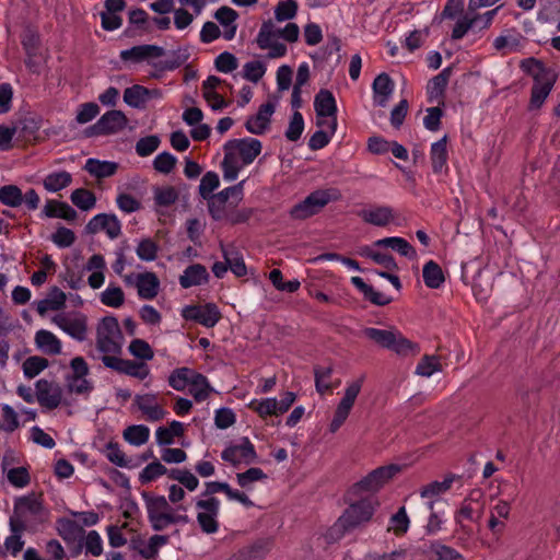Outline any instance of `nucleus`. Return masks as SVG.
Returning a JSON list of instances; mask_svg holds the SVG:
<instances>
[{
    "label": "nucleus",
    "mask_w": 560,
    "mask_h": 560,
    "mask_svg": "<svg viewBox=\"0 0 560 560\" xmlns=\"http://www.w3.org/2000/svg\"><path fill=\"white\" fill-rule=\"evenodd\" d=\"M375 246L389 247L393 250L397 252L404 257L409 259L417 258L416 249L402 237L399 236H390L377 240L374 243Z\"/></svg>",
    "instance_id": "e433bc0d"
},
{
    "label": "nucleus",
    "mask_w": 560,
    "mask_h": 560,
    "mask_svg": "<svg viewBox=\"0 0 560 560\" xmlns=\"http://www.w3.org/2000/svg\"><path fill=\"white\" fill-rule=\"evenodd\" d=\"M221 457L224 462L236 466L255 462L257 454L254 444L247 438H244L241 443L224 448Z\"/></svg>",
    "instance_id": "6ab92c4d"
},
{
    "label": "nucleus",
    "mask_w": 560,
    "mask_h": 560,
    "mask_svg": "<svg viewBox=\"0 0 560 560\" xmlns=\"http://www.w3.org/2000/svg\"><path fill=\"white\" fill-rule=\"evenodd\" d=\"M48 366V360L33 355L23 362V373L26 378H34Z\"/></svg>",
    "instance_id": "680f3d73"
},
{
    "label": "nucleus",
    "mask_w": 560,
    "mask_h": 560,
    "mask_svg": "<svg viewBox=\"0 0 560 560\" xmlns=\"http://www.w3.org/2000/svg\"><path fill=\"white\" fill-rule=\"evenodd\" d=\"M424 555L427 560H465L459 551L439 541L432 542Z\"/></svg>",
    "instance_id": "f704fd0d"
},
{
    "label": "nucleus",
    "mask_w": 560,
    "mask_h": 560,
    "mask_svg": "<svg viewBox=\"0 0 560 560\" xmlns=\"http://www.w3.org/2000/svg\"><path fill=\"white\" fill-rule=\"evenodd\" d=\"M101 303L113 308H119L125 303V293L118 285L109 284L100 295Z\"/></svg>",
    "instance_id": "8fccbe9b"
},
{
    "label": "nucleus",
    "mask_w": 560,
    "mask_h": 560,
    "mask_svg": "<svg viewBox=\"0 0 560 560\" xmlns=\"http://www.w3.org/2000/svg\"><path fill=\"white\" fill-rule=\"evenodd\" d=\"M182 316L186 320L197 322L207 328L214 327L222 317L219 307L214 303L185 306Z\"/></svg>",
    "instance_id": "2eb2a0df"
},
{
    "label": "nucleus",
    "mask_w": 560,
    "mask_h": 560,
    "mask_svg": "<svg viewBox=\"0 0 560 560\" xmlns=\"http://www.w3.org/2000/svg\"><path fill=\"white\" fill-rule=\"evenodd\" d=\"M141 497L144 502L149 523L154 530L161 532L173 524L188 523L189 520L186 514L177 513L178 511L185 513L187 511L186 506L178 505L176 509H173L164 495H158L147 491H143Z\"/></svg>",
    "instance_id": "f03ea898"
},
{
    "label": "nucleus",
    "mask_w": 560,
    "mask_h": 560,
    "mask_svg": "<svg viewBox=\"0 0 560 560\" xmlns=\"http://www.w3.org/2000/svg\"><path fill=\"white\" fill-rule=\"evenodd\" d=\"M208 201V210L211 218L215 221L226 220L229 217L226 210V201L214 195L206 199Z\"/></svg>",
    "instance_id": "774afa93"
},
{
    "label": "nucleus",
    "mask_w": 560,
    "mask_h": 560,
    "mask_svg": "<svg viewBox=\"0 0 560 560\" xmlns=\"http://www.w3.org/2000/svg\"><path fill=\"white\" fill-rule=\"evenodd\" d=\"M159 245L152 238H142L136 247V254L142 261L150 262L156 259Z\"/></svg>",
    "instance_id": "6e6d98bb"
},
{
    "label": "nucleus",
    "mask_w": 560,
    "mask_h": 560,
    "mask_svg": "<svg viewBox=\"0 0 560 560\" xmlns=\"http://www.w3.org/2000/svg\"><path fill=\"white\" fill-rule=\"evenodd\" d=\"M122 339L116 317L107 316L101 319L96 327V348L103 355H120Z\"/></svg>",
    "instance_id": "0eeeda50"
},
{
    "label": "nucleus",
    "mask_w": 560,
    "mask_h": 560,
    "mask_svg": "<svg viewBox=\"0 0 560 560\" xmlns=\"http://www.w3.org/2000/svg\"><path fill=\"white\" fill-rule=\"evenodd\" d=\"M276 110V105L272 102L264 103L259 106L257 113L245 122V128L249 133L264 135L270 128L271 117Z\"/></svg>",
    "instance_id": "5701e85b"
},
{
    "label": "nucleus",
    "mask_w": 560,
    "mask_h": 560,
    "mask_svg": "<svg viewBox=\"0 0 560 560\" xmlns=\"http://www.w3.org/2000/svg\"><path fill=\"white\" fill-rule=\"evenodd\" d=\"M442 365L439 357L436 355H424L416 368V374L424 377H430L434 373L440 372Z\"/></svg>",
    "instance_id": "bf43d9fd"
},
{
    "label": "nucleus",
    "mask_w": 560,
    "mask_h": 560,
    "mask_svg": "<svg viewBox=\"0 0 560 560\" xmlns=\"http://www.w3.org/2000/svg\"><path fill=\"white\" fill-rule=\"evenodd\" d=\"M70 199L72 203L83 211L93 209L96 205L95 195L85 188H78L71 192Z\"/></svg>",
    "instance_id": "864d4df0"
},
{
    "label": "nucleus",
    "mask_w": 560,
    "mask_h": 560,
    "mask_svg": "<svg viewBox=\"0 0 560 560\" xmlns=\"http://www.w3.org/2000/svg\"><path fill=\"white\" fill-rule=\"evenodd\" d=\"M246 179H243L238 182L237 184L226 187L215 194L224 201L230 202L231 205H238L243 198H244V186H245Z\"/></svg>",
    "instance_id": "e2e57ef3"
},
{
    "label": "nucleus",
    "mask_w": 560,
    "mask_h": 560,
    "mask_svg": "<svg viewBox=\"0 0 560 560\" xmlns=\"http://www.w3.org/2000/svg\"><path fill=\"white\" fill-rule=\"evenodd\" d=\"M85 229L90 234L105 232L110 240H115L121 234V223L115 214H96L88 222Z\"/></svg>",
    "instance_id": "4be33fe9"
},
{
    "label": "nucleus",
    "mask_w": 560,
    "mask_h": 560,
    "mask_svg": "<svg viewBox=\"0 0 560 560\" xmlns=\"http://www.w3.org/2000/svg\"><path fill=\"white\" fill-rule=\"evenodd\" d=\"M168 542V536L153 535L148 541L140 536H135L130 540V548L137 551L144 559H154L159 549Z\"/></svg>",
    "instance_id": "b1692460"
},
{
    "label": "nucleus",
    "mask_w": 560,
    "mask_h": 560,
    "mask_svg": "<svg viewBox=\"0 0 560 560\" xmlns=\"http://www.w3.org/2000/svg\"><path fill=\"white\" fill-rule=\"evenodd\" d=\"M298 9L295 0L279 1L275 8V19L278 22L290 21L296 16Z\"/></svg>",
    "instance_id": "052dcab7"
},
{
    "label": "nucleus",
    "mask_w": 560,
    "mask_h": 560,
    "mask_svg": "<svg viewBox=\"0 0 560 560\" xmlns=\"http://www.w3.org/2000/svg\"><path fill=\"white\" fill-rule=\"evenodd\" d=\"M122 435L129 444L140 446L148 442L150 429L143 424H133L127 427Z\"/></svg>",
    "instance_id": "09e8293b"
},
{
    "label": "nucleus",
    "mask_w": 560,
    "mask_h": 560,
    "mask_svg": "<svg viewBox=\"0 0 560 560\" xmlns=\"http://www.w3.org/2000/svg\"><path fill=\"white\" fill-rule=\"evenodd\" d=\"M455 479L454 475H447L442 481H432L421 488L420 495L429 500L427 506L430 511L434 509L435 500L452 488Z\"/></svg>",
    "instance_id": "cd10ccee"
},
{
    "label": "nucleus",
    "mask_w": 560,
    "mask_h": 560,
    "mask_svg": "<svg viewBox=\"0 0 560 560\" xmlns=\"http://www.w3.org/2000/svg\"><path fill=\"white\" fill-rule=\"evenodd\" d=\"M409 517L407 515V511L405 506L399 508V510L392 515L389 518L388 530H392L396 536H402L407 533L409 528Z\"/></svg>",
    "instance_id": "4d7b16f0"
},
{
    "label": "nucleus",
    "mask_w": 560,
    "mask_h": 560,
    "mask_svg": "<svg viewBox=\"0 0 560 560\" xmlns=\"http://www.w3.org/2000/svg\"><path fill=\"white\" fill-rule=\"evenodd\" d=\"M129 353L141 362L151 361L154 358L152 347L143 339L136 338L128 346Z\"/></svg>",
    "instance_id": "603ef678"
},
{
    "label": "nucleus",
    "mask_w": 560,
    "mask_h": 560,
    "mask_svg": "<svg viewBox=\"0 0 560 560\" xmlns=\"http://www.w3.org/2000/svg\"><path fill=\"white\" fill-rule=\"evenodd\" d=\"M213 16L223 28L222 37L225 40H232L237 31L236 20L238 19V13L234 9L223 5L214 12Z\"/></svg>",
    "instance_id": "c756f323"
},
{
    "label": "nucleus",
    "mask_w": 560,
    "mask_h": 560,
    "mask_svg": "<svg viewBox=\"0 0 560 560\" xmlns=\"http://www.w3.org/2000/svg\"><path fill=\"white\" fill-rule=\"evenodd\" d=\"M451 77V69H443L438 75L430 80L428 83L427 92L430 101L439 98L443 95Z\"/></svg>",
    "instance_id": "a18cd8bd"
},
{
    "label": "nucleus",
    "mask_w": 560,
    "mask_h": 560,
    "mask_svg": "<svg viewBox=\"0 0 560 560\" xmlns=\"http://www.w3.org/2000/svg\"><path fill=\"white\" fill-rule=\"evenodd\" d=\"M262 143L252 137L232 139L223 145L224 158L221 162L223 179L233 182L240 172L250 165L261 153Z\"/></svg>",
    "instance_id": "f257e3e1"
},
{
    "label": "nucleus",
    "mask_w": 560,
    "mask_h": 560,
    "mask_svg": "<svg viewBox=\"0 0 560 560\" xmlns=\"http://www.w3.org/2000/svg\"><path fill=\"white\" fill-rule=\"evenodd\" d=\"M224 260L229 265V269L236 277H244L247 273L246 265L243 256L232 247H222Z\"/></svg>",
    "instance_id": "c03bdc74"
},
{
    "label": "nucleus",
    "mask_w": 560,
    "mask_h": 560,
    "mask_svg": "<svg viewBox=\"0 0 560 560\" xmlns=\"http://www.w3.org/2000/svg\"><path fill=\"white\" fill-rule=\"evenodd\" d=\"M303 130H304V118L299 110H294L291 116L289 126L285 130V138L289 141L295 142L301 138Z\"/></svg>",
    "instance_id": "338daca9"
},
{
    "label": "nucleus",
    "mask_w": 560,
    "mask_h": 560,
    "mask_svg": "<svg viewBox=\"0 0 560 560\" xmlns=\"http://www.w3.org/2000/svg\"><path fill=\"white\" fill-rule=\"evenodd\" d=\"M178 199V192L173 186L154 188V201L158 206L168 207Z\"/></svg>",
    "instance_id": "69168bd1"
},
{
    "label": "nucleus",
    "mask_w": 560,
    "mask_h": 560,
    "mask_svg": "<svg viewBox=\"0 0 560 560\" xmlns=\"http://www.w3.org/2000/svg\"><path fill=\"white\" fill-rule=\"evenodd\" d=\"M400 471L398 465L392 464L381 466L354 485L358 491L375 492L387 483L396 474Z\"/></svg>",
    "instance_id": "dca6fc26"
},
{
    "label": "nucleus",
    "mask_w": 560,
    "mask_h": 560,
    "mask_svg": "<svg viewBox=\"0 0 560 560\" xmlns=\"http://www.w3.org/2000/svg\"><path fill=\"white\" fill-rule=\"evenodd\" d=\"M72 183V175L67 171L49 173L43 179L44 188L49 192H58Z\"/></svg>",
    "instance_id": "58836bf2"
},
{
    "label": "nucleus",
    "mask_w": 560,
    "mask_h": 560,
    "mask_svg": "<svg viewBox=\"0 0 560 560\" xmlns=\"http://www.w3.org/2000/svg\"><path fill=\"white\" fill-rule=\"evenodd\" d=\"M341 192L337 188L317 189L294 205L289 215L293 220H306L318 214L328 203L338 201Z\"/></svg>",
    "instance_id": "423d86ee"
},
{
    "label": "nucleus",
    "mask_w": 560,
    "mask_h": 560,
    "mask_svg": "<svg viewBox=\"0 0 560 560\" xmlns=\"http://www.w3.org/2000/svg\"><path fill=\"white\" fill-rule=\"evenodd\" d=\"M197 371L190 368H177L168 375L167 383L173 389L183 392L190 385Z\"/></svg>",
    "instance_id": "a19ab883"
},
{
    "label": "nucleus",
    "mask_w": 560,
    "mask_h": 560,
    "mask_svg": "<svg viewBox=\"0 0 560 560\" xmlns=\"http://www.w3.org/2000/svg\"><path fill=\"white\" fill-rule=\"evenodd\" d=\"M160 96V90H150L140 84H133L132 86H129L124 91V102L128 106L138 109L145 108L147 103L151 98H156Z\"/></svg>",
    "instance_id": "393cba45"
},
{
    "label": "nucleus",
    "mask_w": 560,
    "mask_h": 560,
    "mask_svg": "<svg viewBox=\"0 0 560 560\" xmlns=\"http://www.w3.org/2000/svg\"><path fill=\"white\" fill-rule=\"evenodd\" d=\"M220 186V178L215 172H207L199 184V195L203 198H210L214 196L213 191Z\"/></svg>",
    "instance_id": "0e129e2a"
},
{
    "label": "nucleus",
    "mask_w": 560,
    "mask_h": 560,
    "mask_svg": "<svg viewBox=\"0 0 560 560\" xmlns=\"http://www.w3.org/2000/svg\"><path fill=\"white\" fill-rule=\"evenodd\" d=\"M256 43L260 49L268 50L267 57L270 59L284 57L288 52L285 44L278 40L276 24L272 20H267L261 23Z\"/></svg>",
    "instance_id": "ddd939ff"
},
{
    "label": "nucleus",
    "mask_w": 560,
    "mask_h": 560,
    "mask_svg": "<svg viewBox=\"0 0 560 560\" xmlns=\"http://www.w3.org/2000/svg\"><path fill=\"white\" fill-rule=\"evenodd\" d=\"M374 514L372 500L362 499L350 504L337 520L335 527L342 533L349 532L363 523L369 522Z\"/></svg>",
    "instance_id": "6e6552de"
},
{
    "label": "nucleus",
    "mask_w": 560,
    "mask_h": 560,
    "mask_svg": "<svg viewBox=\"0 0 560 560\" xmlns=\"http://www.w3.org/2000/svg\"><path fill=\"white\" fill-rule=\"evenodd\" d=\"M447 136H444L439 141L433 142L430 149V161L434 174H440L447 170Z\"/></svg>",
    "instance_id": "7c9ffc66"
},
{
    "label": "nucleus",
    "mask_w": 560,
    "mask_h": 560,
    "mask_svg": "<svg viewBox=\"0 0 560 560\" xmlns=\"http://www.w3.org/2000/svg\"><path fill=\"white\" fill-rule=\"evenodd\" d=\"M184 424L177 420L170 422L167 427H159L155 431V440L159 445H170L176 438L184 434Z\"/></svg>",
    "instance_id": "4c0bfd02"
},
{
    "label": "nucleus",
    "mask_w": 560,
    "mask_h": 560,
    "mask_svg": "<svg viewBox=\"0 0 560 560\" xmlns=\"http://www.w3.org/2000/svg\"><path fill=\"white\" fill-rule=\"evenodd\" d=\"M49 516L50 512L42 500L34 495H27L15 501L10 522L23 525L24 529L28 532H36L39 525L48 522Z\"/></svg>",
    "instance_id": "7ed1b4c3"
},
{
    "label": "nucleus",
    "mask_w": 560,
    "mask_h": 560,
    "mask_svg": "<svg viewBox=\"0 0 560 560\" xmlns=\"http://www.w3.org/2000/svg\"><path fill=\"white\" fill-rule=\"evenodd\" d=\"M84 168L90 175L96 178H106L113 176L117 172L118 165L110 161L89 159L85 162Z\"/></svg>",
    "instance_id": "ea45409f"
},
{
    "label": "nucleus",
    "mask_w": 560,
    "mask_h": 560,
    "mask_svg": "<svg viewBox=\"0 0 560 560\" xmlns=\"http://www.w3.org/2000/svg\"><path fill=\"white\" fill-rule=\"evenodd\" d=\"M196 508L198 509L197 522L206 534H214L219 529V511L220 501L214 497L206 500H197Z\"/></svg>",
    "instance_id": "4468645a"
},
{
    "label": "nucleus",
    "mask_w": 560,
    "mask_h": 560,
    "mask_svg": "<svg viewBox=\"0 0 560 560\" xmlns=\"http://www.w3.org/2000/svg\"><path fill=\"white\" fill-rule=\"evenodd\" d=\"M52 323L78 341L86 339L88 326L84 315L58 314L52 318Z\"/></svg>",
    "instance_id": "a211bd4d"
},
{
    "label": "nucleus",
    "mask_w": 560,
    "mask_h": 560,
    "mask_svg": "<svg viewBox=\"0 0 560 560\" xmlns=\"http://www.w3.org/2000/svg\"><path fill=\"white\" fill-rule=\"evenodd\" d=\"M268 477L265 471L259 467L248 468L244 472L236 474V481L238 486L247 491L254 489V483L257 481L266 480Z\"/></svg>",
    "instance_id": "49530a36"
},
{
    "label": "nucleus",
    "mask_w": 560,
    "mask_h": 560,
    "mask_svg": "<svg viewBox=\"0 0 560 560\" xmlns=\"http://www.w3.org/2000/svg\"><path fill=\"white\" fill-rule=\"evenodd\" d=\"M165 55L163 47L151 44H143L133 46L129 49L121 50L119 58L122 61H130L133 63L148 62L152 63L153 59L161 58Z\"/></svg>",
    "instance_id": "412c9836"
},
{
    "label": "nucleus",
    "mask_w": 560,
    "mask_h": 560,
    "mask_svg": "<svg viewBox=\"0 0 560 560\" xmlns=\"http://www.w3.org/2000/svg\"><path fill=\"white\" fill-rule=\"evenodd\" d=\"M35 345L45 354L57 355L61 353L60 339L49 330L40 329L35 334Z\"/></svg>",
    "instance_id": "2f4dec72"
},
{
    "label": "nucleus",
    "mask_w": 560,
    "mask_h": 560,
    "mask_svg": "<svg viewBox=\"0 0 560 560\" xmlns=\"http://www.w3.org/2000/svg\"><path fill=\"white\" fill-rule=\"evenodd\" d=\"M314 108L317 117L336 116L337 104L332 93L328 90H320L315 95Z\"/></svg>",
    "instance_id": "c9c22d12"
},
{
    "label": "nucleus",
    "mask_w": 560,
    "mask_h": 560,
    "mask_svg": "<svg viewBox=\"0 0 560 560\" xmlns=\"http://www.w3.org/2000/svg\"><path fill=\"white\" fill-rule=\"evenodd\" d=\"M43 215L46 218H59L67 221H74L77 219V211L67 202L49 199L44 206Z\"/></svg>",
    "instance_id": "72a5a7b5"
},
{
    "label": "nucleus",
    "mask_w": 560,
    "mask_h": 560,
    "mask_svg": "<svg viewBox=\"0 0 560 560\" xmlns=\"http://www.w3.org/2000/svg\"><path fill=\"white\" fill-rule=\"evenodd\" d=\"M362 334L380 347L392 350L398 355L417 354L420 351L417 343L404 337L396 328L380 329L366 327L362 330Z\"/></svg>",
    "instance_id": "39448f33"
},
{
    "label": "nucleus",
    "mask_w": 560,
    "mask_h": 560,
    "mask_svg": "<svg viewBox=\"0 0 560 560\" xmlns=\"http://www.w3.org/2000/svg\"><path fill=\"white\" fill-rule=\"evenodd\" d=\"M209 273L207 268L200 264H194L188 266L183 275L179 277V284L184 289L200 285L208 282Z\"/></svg>",
    "instance_id": "473e14b6"
},
{
    "label": "nucleus",
    "mask_w": 560,
    "mask_h": 560,
    "mask_svg": "<svg viewBox=\"0 0 560 560\" xmlns=\"http://www.w3.org/2000/svg\"><path fill=\"white\" fill-rule=\"evenodd\" d=\"M128 126V118L124 112L112 109L103 114L100 119L86 129L89 137L117 135Z\"/></svg>",
    "instance_id": "9b49d317"
},
{
    "label": "nucleus",
    "mask_w": 560,
    "mask_h": 560,
    "mask_svg": "<svg viewBox=\"0 0 560 560\" xmlns=\"http://www.w3.org/2000/svg\"><path fill=\"white\" fill-rule=\"evenodd\" d=\"M422 276L425 285L431 289L440 288L445 280L441 267L433 260L423 266Z\"/></svg>",
    "instance_id": "37998d69"
},
{
    "label": "nucleus",
    "mask_w": 560,
    "mask_h": 560,
    "mask_svg": "<svg viewBox=\"0 0 560 560\" xmlns=\"http://www.w3.org/2000/svg\"><path fill=\"white\" fill-rule=\"evenodd\" d=\"M358 215L368 224L386 226L395 219L394 209L389 206H373L362 209Z\"/></svg>",
    "instance_id": "a878e982"
},
{
    "label": "nucleus",
    "mask_w": 560,
    "mask_h": 560,
    "mask_svg": "<svg viewBox=\"0 0 560 560\" xmlns=\"http://www.w3.org/2000/svg\"><path fill=\"white\" fill-rule=\"evenodd\" d=\"M522 68L534 79L528 108L539 109L553 89L556 74L534 58L523 61Z\"/></svg>",
    "instance_id": "20e7f679"
},
{
    "label": "nucleus",
    "mask_w": 560,
    "mask_h": 560,
    "mask_svg": "<svg viewBox=\"0 0 560 560\" xmlns=\"http://www.w3.org/2000/svg\"><path fill=\"white\" fill-rule=\"evenodd\" d=\"M296 400V395L293 392L283 393L280 400L275 397L252 399L247 407L252 411L256 412L259 418L266 420L268 417H279L292 407Z\"/></svg>",
    "instance_id": "1a4fd4ad"
},
{
    "label": "nucleus",
    "mask_w": 560,
    "mask_h": 560,
    "mask_svg": "<svg viewBox=\"0 0 560 560\" xmlns=\"http://www.w3.org/2000/svg\"><path fill=\"white\" fill-rule=\"evenodd\" d=\"M133 405L141 411L143 418L150 422L160 421L167 415V411L159 401L158 394L154 393L137 394L133 398Z\"/></svg>",
    "instance_id": "f3484780"
},
{
    "label": "nucleus",
    "mask_w": 560,
    "mask_h": 560,
    "mask_svg": "<svg viewBox=\"0 0 560 560\" xmlns=\"http://www.w3.org/2000/svg\"><path fill=\"white\" fill-rule=\"evenodd\" d=\"M0 202L4 206L16 208L23 203V192L16 185L0 187Z\"/></svg>",
    "instance_id": "5fc2aeb1"
},
{
    "label": "nucleus",
    "mask_w": 560,
    "mask_h": 560,
    "mask_svg": "<svg viewBox=\"0 0 560 560\" xmlns=\"http://www.w3.org/2000/svg\"><path fill=\"white\" fill-rule=\"evenodd\" d=\"M394 81L387 73L378 74L372 84L374 105L385 107L394 92Z\"/></svg>",
    "instance_id": "bb28decb"
},
{
    "label": "nucleus",
    "mask_w": 560,
    "mask_h": 560,
    "mask_svg": "<svg viewBox=\"0 0 560 560\" xmlns=\"http://www.w3.org/2000/svg\"><path fill=\"white\" fill-rule=\"evenodd\" d=\"M189 386V394L194 397L196 402L207 400L213 390L208 378L199 372L195 374Z\"/></svg>",
    "instance_id": "79ce46f5"
},
{
    "label": "nucleus",
    "mask_w": 560,
    "mask_h": 560,
    "mask_svg": "<svg viewBox=\"0 0 560 560\" xmlns=\"http://www.w3.org/2000/svg\"><path fill=\"white\" fill-rule=\"evenodd\" d=\"M35 387L36 399L42 407L48 410L59 407L62 401V388L60 385L42 378L36 382Z\"/></svg>",
    "instance_id": "aec40b11"
},
{
    "label": "nucleus",
    "mask_w": 560,
    "mask_h": 560,
    "mask_svg": "<svg viewBox=\"0 0 560 560\" xmlns=\"http://www.w3.org/2000/svg\"><path fill=\"white\" fill-rule=\"evenodd\" d=\"M161 282L159 277L152 271L139 272L137 283V294L141 300H154L160 292Z\"/></svg>",
    "instance_id": "c85d7f7f"
},
{
    "label": "nucleus",
    "mask_w": 560,
    "mask_h": 560,
    "mask_svg": "<svg viewBox=\"0 0 560 560\" xmlns=\"http://www.w3.org/2000/svg\"><path fill=\"white\" fill-rule=\"evenodd\" d=\"M58 535L67 542L74 540L79 533L83 532L82 527L70 518H59L56 523Z\"/></svg>",
    "instance_id": "3c124183"
},
{
    "label": "nucleus",
    "mask_w": 560,
    "mask_h": 560,
    "mask_svg": "<svg viewBox=\"0 0 560 560\" xmlns=\"http://www.w3.org/2000/svg\"><path fill=\"white\" fill-rule=\"evenodd\" d=\"M102 362L106 368L139 381L150 375V366L145 362L122 359L119 355H103Z\"/></svg>",
    "instance_id": "f8f14e48"
},
{
    "label": "nucleus",
    "mask_w": 560,
    "mask_h": 560,
    "mask_svg": "<svg viewBox=\"0 0 560 560\" xmlns=\"http://www.w3.org/2000/svg\"><path fill=\"white\" fill-rule=\"evenodd\" d=\"M364 382V376H361L354 381L347 383L345 388V394L334 413V418L329 424V431L331 433H336L342 424L346 422L349 417L357 397L359 396L362 385Z\"/></svg>",
    "instance_id": "9d476101"
},
{
    "label": "nucleus",
    "mask_w": 560,
    "mask_h": 560,
    "mask_svg": "<svg viewBox=\"0 0 560 560\" xmlns=\"http://www.w3.org/2000/svg\"><path fill=\"white\" fill-rule=\"evenodd\" d=\"M167 472V468L159 460L148 464L139 474V481L142 485L150 483Z\"/></svg>",
    "instance_id": "13d9d810"
},
{
    "label": "nucleus",
    "mask_w": 560,
    "mask_h": 560,
    "mask_svg": "<svg viewBox=\"0 0 560 560\" xmlns=\"http://www.w3.org/2000/svg\"><path fill=\"white\" fill-rule=\"evenodd\" d=\"M11 535L8 536L4 540L5 548L11 552L12 556H16L20 553L24 547V540L22 539V535L26 529H24L23 525H16L9 521Z\"/></svg>",
    "instance_id": "de8ad7c7"
}]
</instances>
